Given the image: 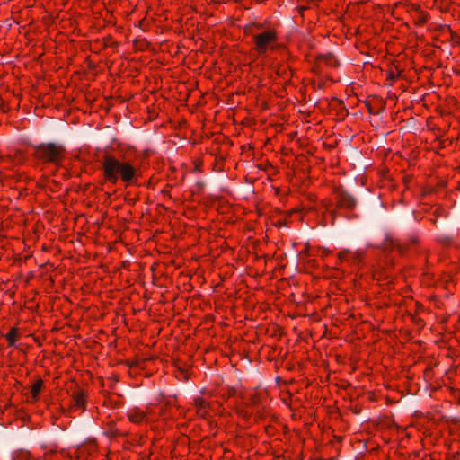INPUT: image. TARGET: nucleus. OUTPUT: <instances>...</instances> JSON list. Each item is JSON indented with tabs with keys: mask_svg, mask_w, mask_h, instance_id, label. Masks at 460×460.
I'll return each instance as SVG.
<instances>
[{
	"mask_svg": "<svg viewBox=\"0 0 460 460\" xmlns=\"http://www.w3.org/2000/svg\"><path fill=\"white\" fill-rule=\"evenodd\" d=\"M244 154H247V155H246L247 156H249V155H250V154H251L252 155H254L253 148L249 147L246 151H244Z\"/></svg>",
	"mask_w": 460,
	"mask_h": 460,
	"instance_id": "nucleus-14",
	"label": "nucleus"
},
{
	"mask_svg": "<svg viewBox=\"0 0 460 460\" xmlns=\"http://www.w3.org/2000/svg\"><path fill=\"white\" fill-rule=\"evenodd\" d=\"M246 181L248 182V185L245 187V192L254 194V188L252 187V184H253L255 179L249 178L248 176H246Z\"/></svg>",
	"mask_w": 460,
	"mask_h": 460,
	"instance_id": "nucleus-10",
	"label": "nucleus"
},
{
	"mask_svg": "<svg viewBox=\"0 0 460 460\" xmlns=\"http://www.w3.org/2000/svg\"><path fill=\"white\" fill-rule=\"evenodd\" d=\"M261 54L263 50H266L268 49H274L277 47L279 46V44L277 43V37L275 30L272 28L266 29L262 31H261Z\"/></svg>",
	"mask_w": 460,
	"mask_h": 460,
	"instance_id": "nucleus-3",
	"label": "nucleus"
},
{
	"mask_svg": "<svg viewBox=\"0 0 460 460\" xmlns=\"http://www.w3.org/2000/svg\"><path fill=\"white\" fill-rule=\"evenodd\" d=\"M339 258L341 261L357 264L360 261L361 253L359 252H350L346 250L339 253Z\"/></svg>",
	"mask_w": 460,
	"mask_h": 460,
	"instance_id": "nucleus-4",
	"label": "nucleus"
},
{
	"mask_svg": "<svg viewBox=\"0 0 460 460\" xmlns=\"http://www.w3.org/2000/svg\"><path fill=\"white\" fill-rule=\"evenodd\" d=\"M64 147L54 143L41 144L36 146V155L44 160L58 164Z\"/></svg>",
	"mask_w": 460,
	"mask_h": 460,
	"instance_id": "nucleus-2",
	"label": "nucleus"
},
{
	"mask_svg": "<svg viewBox=\"0 0 460 460\" xmlns=\"http://www.w3.org/2000/svg\"><path fill=\"white\" fill-rule=\"evenodd\" d=\"M340 203L345 207H352L354 205V201L349 196H343L340 199Z\"/></svg>",
	"mask_w": 460,
	"mask_h": 460,
	"instance_id": "nucleus-9",
	"label": "nucleus"
},
{
	"mask_svg": "<svg viewBox=\"0 0 460 460\" xmlns=\"http://www.w3.org/2000/svg\"><path fill=\"white\" fill-rule=\"evenodd\" d=\"M42 386H43L42 380L39 379L36 382H34V384L32 385L31 391H30L33 400H36L38 398L39 393L41 390Z\"/></svg>",
	"mask_w": 460,
	"mask_h": 460,
	"instance_id": "nucleus-6",
	"label": "nucleus"
},
{
	"mask_svg": "<svg viewBox=\"0 0 460 460\" xmlns=\"http://www.w3.org/2000/svg\"><path fill=\"white\" fill-rule=\"evenodd\" d=\"M260 167H261V170L263 169L266 172L268 179H270V174L274 172V168L270 164H268L267 161L264 162L261 159Z\"/></svg>",
	"mask_w": 460,
	"mask_h": 460,
	"instance_id": "nucleus-8",
	"label": "nucleus"
},
{
	"mask_svg": "<svg viewBox=\"0 0 460 460\" xmlns=\"http://www.w3.org/2000/svg\"><path fill=\"white\" fill-rule=\"evenodd\" d=\"M256 28H257V25H255V24L246 25L244 28V31L246 34L252 35V38L254 40L256 46L259 47V35L254 34V31H253L254 29H256Z\"/></svg>",
	"mask_w": 460,
	"mask_h": 460,
	"instance_id": "nucleus-7",
	"label": "nucleus"
},
{
	"mask_svg": "<svg viewBox=\"0 0 460 460\" xmlns=\"http://www.w3.org/2000/svg\"><path fill=\"white\" fill-rule=\"evenodd\" d=\"M14 336H15V332L14 331H11L10 332H8L6 334V338L8 340L10 345H13L14 344V342H15Z\"/></svg>",
	"mask_w": 460,
	"mask_h": 460,
	"instance_id": "nucleus-12",
	"label": "nucleus"
},
{
	"mask_svg": "<svg viewBox=\"0 0 460 460\" xmlns=\"http://www.w3.org/2000/svg\"><path fill=\"white\" fill-rule=\"evenodd\" d=\"M73 402V407L84 409V395L82 391L74 392Z\"/></svg>",
	"mask_w": 460,
	"mask_h": 460,
	"instance_id": "nucleus-5",
	"label": "nucleus"
},
{
	"mask_svg": "<svg viewBox=\"0 0 460 460\" xmlns=\"http://www.w3.org/2000/svg\"><path fill=\"white\" fill-rule=\"evenodd\" d=\"M249 396H250V400L252 401V402L255 405L257 403V401H258L257 396H256V393L254 392L252 394H250Z\"/></svg>",
	"mask_w": 460,
	"mask_h": 460,
	"instance_id": "nucleus-13",
	"label": "nucleus"
},
{
	"mask_svg": "<svg viewBox=\"0 0 460 460\" xmlns=\"http://www.w3.org/2000/svg\"><path fill=\"white\" fill-rule=\"evenodd\" d=\"M145 417V414L143 412H137L135 415H130L131 420L135 422L141 421Z\"/></svg>",
	"mask_w": 460,
	"mask_h": 460,
	"instance_id": "nucleus-11",
	"label": "nucleus"
},
{
	"mask_svg": "<svg viewBox=\"0 0 460 460\" xmlns=\"http://www.w3.org/2000/svg\"><path fill=\"white\" fill-rule=\"evenodd\" d=\"M102 167L106 178L112 183L117 182L119 175L127 182H130L135 176V169L129 164L121 163L110 155L105 156Z\"/></svg>",
	"mask_w": 460,
	"mask_h": 460,
	"instance_id": "nucleus-1",
	"label": "nucleus"
}]
</instances>
